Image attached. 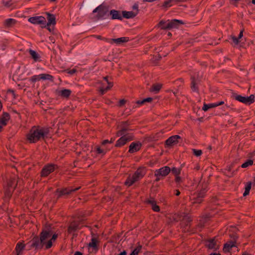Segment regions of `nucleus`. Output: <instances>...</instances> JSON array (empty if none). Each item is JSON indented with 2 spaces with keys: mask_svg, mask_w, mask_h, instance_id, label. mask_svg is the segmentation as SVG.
Here are the masks:
<instances>
[{
  "mask_svg": "<svg viewBox=\"0 0 255 255\" xmlns=\"http://www.w3.org/2000/svg\"><path fill=\"white\" fill-rule=\"evenodd\" d=\"M52 234L50 226L46 227V229H43L39 234V235L35 236L28 243L30 244L28 250L32 249L35 250H41L44 247L45 250H48L52 246L53 242H54L58 237V235L54 234L50 240L49 239Z\"/></svg>",
  "mask_w": 255,
  "mask_h": 255,
  "instance_id": "f257e3e1",
  "label": "nucleus"
},
{
  "mask_svg": "<svg viewBox=\"0 0 255 255\" xmlns=\"http://www.w3.org/2000/svg\"><path fill=\"white\" fill-rule=\"evenodd\" d=\"M49 131V128L33 126L26 134V139L30 143H36L47 138Z\"/></svg>",
  "mask_w": 255,
  "mask_h": 255,
  "instance_id": "f03ea898",
  "label": "nucleus"
},
{
  "mask_svg": "<svg viewBox=\"0 0 255 255\" xmlns=\"http://www.w3.org/2000/svg\"><path fill=\"white\" fill-rule=\"evenodd\" d=\"M81 188L80 186L76 187L75 188H73L71 187H66V188H57L55 192V195H57V199H58L63 196L66 197L72 193L78 191Z\"/></svg>",
  "mask_w": 255,
  "mask_h": 255,
  "instance_id": "7ed1b4c3",
  "label": "nucleus"
},
{
  "mask_svg": "<svg viewBox=\"0 0 255 255\" xmlns=\"http://www.w3.org/2000/svg\"><path fill=\"white\" fill-rule=\"evenodd\" d=\"M231 98L247 105H250L255 102V96L253 94L249 97H244L236 93H233Z\"/></svg>",
  "mask_w": 255,
  "mask_h": 255,
  "instance_id": "20e7f679",
  "label": "nucleus"
},
{
  "mask_svg": "<svg viewBox=\"0 0 255 255\" xmlns=\"http://www.w3.org/2000/svg\"><path fill=\"white\" fill-rule=\"evenodd\" d=\"M206 187L207 184L205 183V187H202L199 192L194 194L193 197L191 199L192 206L198 205L202 202L203 198L205 197V193L207 191ZM198 205H197L196 207Z\"/></svg>",
  "mask_w": 255,
  "mask_h": 255,
  "instance_id": "39448f33",
  "label": "nucleus"
},
{
  "mask_svg": "<svg viewBox=\"0 0 255 255\" xmlns=\"http://www.w3.org/2000/svg\"><path fill=\"white\" fill-rule=\"evenodd\" d=\"M130 125L128 121H122L119 123L117 126V128L119 130L117 132V136H120L124 134H128L127 132L131 129L129 128Z\"/></svg>",
  "mask_w": 255,
  "mask_h": 255,
  "instance_id": "423d86ee",
  "label": "nucleus"
},
{
  "mask_svg": "<svg viewBox=\"0 0 255 255\" xmlns=\"http://www.w3.org/2000/svg\"><path fill=\"white\" fill-rule=\"evenodd\" d=\"M57 168V165L54 164L45 165L41 171L40 176L42 177H47Z\"/></svg>",
  "mask_w": 255,
  "mask_h": 255,
  "instance_id": "0eeeda50",
  "label": "nucleus"
},
{
  "mask_svg": "<svg viewBox=\"0 0 255 255\" xmlns=\"http://www.w3.org/2000/svg\"><path fill=\"white\" fill-rule=\"evenodd\" d=\"M98 241L96 238H92L91 242L88 244V253L89 255L96 254L99 250Z\"/></svg>",
  "mask_w": 255,
  "mask_h": 255,
  "instance_id": "6e6552de",
  "label": "nucleus"
},
{
  "mask_svg": "<svg viewBox=\"0 0 255 255\" xmlns=\"http://www.w3.org/2000/svg\"><path fill=\"white\" fill-rule=\"evenodd\" d=\"M116 142L115 147H121L125 145L128 142L133 139V136L130 134H124Z\"/></svg>",
  "mask_w": 255,
  "mask_h": 255,
  "instance_id": "1a4fd4ad",
  "label": "nucleus"
},
{
  "mask_svg": "<svg viewBox=\"0 0 255 255\" xmlns=\"http://www.w3.org/2000/svg\"><path fill=\"white\" fill-rule=\"evenodd\" d=\"M28 21L34 24H39L42 28H45L46 25V19L44 17L42 16H33L28 18Z\"/></svg>",
  "mask_w": 255,
  "mask_h": 255,
  "instance_id": "9d476101",
  "label": "nucleus"
},
{
  "mask_svg": "<svg viewBox=\"0 0 255 255\" xmlns=\"http://www.w3.org/2000/svg\"><path fill=\"white\" fill-rule=\"evenodd\" d=\"M83 220L73 221L69 224L68 227L67 233L68 234H72L77 231L81 229L80 225L82 223Z\"/></svg>",
  "mask_w": 255,
  "mask_h": 255,
  "instance_id": "9b49d317",
  "label": "nucleus"
},
{
  "mask_svg": "<svg viewBox=\"0 0 255 255\" xmlns=\"http://www.w3.org/2000/svg\"><path fill=\"white\" fill-rule=\"evenodd\" d=\"M181 139V136L178 135H172L165 140V145L167 147H172L178 144L179 142V140Z\"/></svg>",
  "mask_w": 255,
  "mask_h": 255,
  "instance_id": "f8f14e48",
  "label": "nucleus"
},
{
  "mask_svg": "<svg viewBox=\"0 0 255 255\" xmlns=\"http://www.w3.org/2000/svg\"><path fill=\"white\" fill-rule=\"evenodd\" d=\"M171 171V168L167 166H165L154 171L155 176H161L163 178L166 177Z\"/></svg>",
  "mask_w": 255,
  "mask_h": 255,
  "instance_id": "ddd939ff",
  "label": "nucleus"
},
{
  "mask_svg": "<svg viewBox=\"0 0 255 255\" xmlns=\"http://www.w3.org/2000/svg\"><path fill=\"white\" fill-rule=\"evenodd\" d=\"M191 80V84L190 88L191 90L197 93H199V89L198 87V85L200 83V80L198 79V78H196L194 76H191L190 78Z\"/></svg>",
  "mask_w": 255,
  "mask_h": 255,
  "instance_id": "4468645a",
  "label": "nucleus"
},
{
  "mask_svg": "<svg viewBox=\"0 0 255 255\" xmlns=\"http://www.w3.org/2000/svg\"><path fill=\"white\" fill-rule=\"evenodd\" d=\"M103 79L107 82L108 85L106 88H101L100 89V92L102 95L104 94L106 92L110 90L113 86V81L112 80V78L111 77L107 76L104 77Z\"/></svg>",
  "mask_w": 255,
  "mask_h": 255,
  "instance_id": "2eb2a0df",
  "label": "nucleus"
},
{
  "mask_svg": "<svg viewBox=\"0 0 255 255\" xmlns=\"http://www.w3.org/2000/svg\"><path fill=\"white\" fill-rule=\"evenodd\" d=\"M205 246L209 249H213L215 251H216L219 249V246L217 244L215 238L210 239L206 241Z\"/></svg>",
  "mask_w": 255,
  "mask_h": 255,
  "instance_id": "dca6fc26",
  "label": "nucleus"
},
{
  "mask_svg": "<svg viewBox=\"0 0 255 255\" xmlns=\"http://www.w3.org/2000/svg\"><path fill=\"white\" fill-rule=\"evenodd\" d=\"M183 24L184 22L182 20L174 19L167 22V26L166 28H167L168 29L177 28L180 25Z\"/></svg>",
  "mask_w": 255,
  "mask_h": 255,
  "instance_id": "f3484780",
  "label": "nucleus"
},
{
  "mask_svg": "<svg viewBox=\"0 0 255 255\" xmlns=\"http://www.w3.org/2000/svg\"><path fill=\"white\" fill-rule=\"evenodd\" d=\"M183 214L182 223L184 225L185 229H187V231H189V228L190 227V223L192 221V219L187 214L183 213Z\"/></svg>",
  "mask_w": 255,
  "mask_h": 255,
  "instance_id": "a211bd4d",
  "label": "nucleus"
},
{
  "mask_svg": "<svg viewBox=\"0 0 255 255\" xmlns=\"http://www.w3.org/2000/svg\"><path fill=\"white\" fill-rule=\"evenodd\" d=\"M145 174V169L144 167L138 168L137 170L132 174L134 178L138 181L141 179Z\"/></svg>",
  "mask_w": 255,
  "mask_h": 255,
  "instance_id": "6ab92c4d",
  "label": "nucleus"
},
{
  "mask_svg": "<svg viewBox=\"0 0 255 255\" xmlns=\"http://www.w3.org/2000/svg\"><path fill=\"white\" fill-rule=\"evenodd\" d=\"M17 177L14 175L13 176H11L7 180L6 187L15 189L17 185Z\"/></svg>",
  "mask_w": 255,
  "mask_h": 255,
  "instance_id": "aec40b11",
  "label": "nucleus"
},
{
  "mask_svg": "<svg viewBox=\"0 0 255 255\" xmlns=\"http://www.w3.org/2000/svg\"><path fill=\"white\" fill-rule=\"evenodd\" d=\"M141 146L139 141L131 142L129 146L128 152L131 153L137 152L140 149Z\"/></svg>",
  "mask_w": 255,
  "mask_h": 255,
  "instance_id": "412c9836",
  "label": "nucleus"
},
{
  "mask_svg": "<svg viewBox=\"0 0 255 255\" xmlns=\"http://www.w3.org/2000/svg\"><path fill=\"white\" fill-rule=\"evenodd\" d=\"M110 40L109 41L111 44L116 43L118 45H120L123 43L127 42L129 41V37H122L118 38L109 39Z\"/></svg>",
  "mask_w": 255,
  "mask_h": 255,
  "instance_id": "4be33fe9",
  "label": "nucleus"
},
{
  "mask_svg": "<svg viewBox=\"0 0 255 255\" xmlns=\"http://www.w3.org/2000/svg\"><path fill=\"white\" fill-rule=\"evenodd\" d=\"M100 6H101V9L99 10V13H97V18L98 19H101L102 18L104 17L108 12V8L107 6L101 4L100 5Z\"/></svg>",
  "mask_w": 255,
  "mask_h": 255,
  "instance_id": "5701e85b",
  "label": "nucleus"
},
{
  "mask_svg": "<svg viewBox=\"0 0 255 255\" xmlns=\"http://www.w3.org/2000/svg\"><path fill=\"white\" fill-rule=\"evenodd\" d=\"M46 14L47 15V19L48 20V22L46 23V26L55 25L56 23L55 16L53 14H51L47 12H46Z\"/></svg>",
  "mask_w": 255,
  "mask_h": 255,
  "instance_id": "b1692460",
  "label": "nucleus"
},
{
  "mask_svg": "<svg viewBox=\"0 0 255 255\" xmlns=\"http://www.w3.org/2000/svg\"><path fill=\"white\" fill-rule=\"evenodd\" d=\"M145 202L151 205V209L155 212H158L160 211V207L156 204V201L153 199L151 198L147 200Z\"/></svg>",
  "mask_w": 255,
  "mask_h": 255,
  "instance_id": "393cba45",
  "label": "nucleus"
},
{
  "mask_svg": "<svg viewBox=\"0 0 255 255\" xmlns=\"http://www.w3.org/2000/svg\"><path fill=\"white\" fill-rule=\"evenodd\" d=\"M10 119V115L8 113L3 112L1 117L0 118V124L2 126H6L7 121Z\"/></svg>",
  "mask_w": 255,
  "mask_h": 255,
  "instance_id": "a878e982",
  "label": "nucleus"
},
{
  "mask_svg": "<svg viewBox=\"0 0 255 255\" xmlns=\"http://www.w3.org/2000/svg\"><path fill=\"white\" fill-rule=\"evenodd\" d=\"M110 15L112 16L111 18L112 19H119L122 20L123 17L121 15L120 12L118 10L113 9L110 11Z\"/></svg>",
  "mask_w": 255,
  "mask_h": 255,
  "instance_id": "bb28decb",
  "label": "nucleus"
},
{
  "mask_svg": "<svg viewBox=\"0 0 255 255\" xmlns=\"http://www.w3.org/2000/svg\"><path fill=\"white\" fill-rule=\"evenodd\" d=\"M234 247H236V244H235V242H231L230 241H228L224 245L223 249V252L225 253H229L230 252L232 248Z\"/></svg>",
  "mask_w": 255,
  "mask_h": 255,
  "instance_id": "cd10ccee",
  "label": "nucleus"
},
{
  "mask_svg": "<svg viewBox=\"0 0 255 255\" xmlns=\"http://www.w3.org/2000/svg\"><path fill=\"white\" fill-rule=\"evenodd\" d=\"M123 17L128 19L132 18L134 17L137 14V11H122Z\"/></svg>",
  "mask_w": 255,
  "mask_h": 255,
  "instance_id": "c85d7f7f",
  "label": "nucleus"
},
{
  "mask_svg": "<svg viewBox=\"0 0 255 255\" xmlns=\"http://www.w3.org/2000/svg\"><path fill=\"white\" fill-rule=\"evenodd\" d=\"M26 245L23 243L18 242L15 247V251L16 253V255H20L21 252L24 250Z\"/></svg>",
  "mask_w": 255,
  "mask_h": 255,
  "instance_id": "c756f323",
  "label": "nucleus"
},
{
  "mask_svg": "<svg viewBox=\"0 0 255 255\" xmlns=\"http://www.w3.org/2000/svg\"><path fill=\"white\" fill-rule=\"evenodd\" d=\"M136 182V180L134 178V177L132 175L131 176L129 175L127 177L124 184L128 187H129Z\"/></svg>",
  "mask_w": 255,
  "mask_h": 255,
  "instance_id": "7c9ffc66",
  "label": "nucleus"
},
{
  "mask_svg": "<svg viewBox=\"0 0 255 255\" xmlns=\"http://www.w3.org/2000/svg\"><path fill=\"white\" fill-rule=\"evenodd\" d=\"M72 91L69 89H63L59 92V95L65 98H68L70 96Z\"/></svg>",
  "mask_w": 255,
  "mask_h": 255,
  "instance_id": "2f4dec72",
  "label": "nucleus"
},
{
  "mask_svg": "<svg viewBox=\"0 0 255 255\" xmlns=\"http://www.w3.org/2000/svg\"><path fill=\"white\" fill-rule=\"evenodd\" d=\"M29 53L35 62L41 61L40 55L35 51L29 49Z\"/></svg>",
  "mask_w": 255,
  "mask_h": 255,
  "instance_id": "473e14b6",
  "label": "nucleus"
},
{
  "mask_svg": "<svg viewBox=\"0 0 255 255\" xmlns=\"http://www.w3.org/2000/svg\"><path fill=\"white\" fill-rule=\"evenodd\" d=\"M40 78L41 80H47L51 82H53L54 80V77L49 74H40Z\"/></svg>",
  "mask_w": 255,
  "mask_h": 255,
  "instance_id": "72a5a7b5",
  "label": "nucleus"
},
{
  "mask_svg": "<svg viewBox=\"0 0 255 255\" xmlns=\"http://www.w3.org/2000/svg\"><path fill=\"white\" fill-rule=\"evenodd\" d=\"M252 183L251 181L248 182L245 186V191L243 194L244 197L248 195L252 187Z\"/></svg>",
  "mask_w": 255,
  "mask_h": 255,
  "instance_id": "f704fd0d",
  "label": "nucleus"
},
{
  "mask_svg": "<svg viewBox=\"0 0 255 255\" xmlns=\"http://www.w3.org/2000/svg\"><path fill=\"white\" fill-rule=\"evenodd\" d=\"M152 100H153V99L152 98L148 97V98L144 99L142 100L137 101L136 102V103L139 105H142L146 102H148V103L151 102L152 101Z\"/></svg>",
  "mask_w": 255,
  "mask_h": 255,
  "instance_id": "c9c22d12",
  "label": "nucleus"
},
{
  "mask_svg": "<svg viewBox=\"0 0 255 255\" xmlns=\"http://www.w3.org/2000/svg\"><path fill=\"white\" fill-rule=\"evenodd\" d=\"M14 189L6 187L4 191V195L7 198L11 197L13 192Z\"/></svg>",
  "mask_w": 255,
  "mask_h": 255,
  "instance_id": "e433bc0d",
  "label": "nucleus"
},
{
  "mask_svg": "<svg viewBox=\"0 0 255 255\" xmlns=\"http://www.w3.org/2000/svg\"><path fill=\"white\" fill-rule=\"evenodd\" d=\"M16 23V20L13 18H8L5 20V25L7 27H10Z\"/></svg>",
  "mask_w": 255,
  "mask_h": 255,
  "instance_id": "4c0bfd02",
  "label": "nucleus"
},
{
  "mask_svg": "<svg viewBox=\"0 0 255 255\" xmlns=\"http://www.w3.org/2000/svg\"><path fill=\"white\" fill-rule=\"evenodd\" d=\"M182 166L180 168L173 167L171 169V171L175 176L179 175L181 173Z\"/></svg>",
  "mask_w": 255,
  "mask_h": 255,
  "instance_id": "58836bf2",
  "label": "nucleus"
},
{
  "mask_svg": "<svg viewBox=\"0 0 255 255\" xmlns=\"http://www.w3.org/2000/svg\"><path fill=\"white\" fill-rule=\"evenodd\" d=\"M161 59V56L159 54L153 55L151 58V61L154 64H157Z\"/></svg>",
  "mask_w": 255,
  "mask_h": 255,
  "instance_id": "ea45409f",
  "label": "nucleus"
},
{
  "mask_svg": "<svg viewBox=\"0 0 255 255\" xmlns=\"http://www.w3.org/2000/svg\"><path fill=\"white\" fill-rule=\"evenodd\" d=\"M157 26L158 27H160L162 29H168V28H166L167 23L163 20L160 21Z\"/></svg>",
  "mask_w": 255,
  "mask_h": 255,
  "instance_id": "a19ab883",
  "label": "nucleus"
},
{
  "mask_svg": "<svg viewBox=\"0 0 255 255\" xmlns=\"http://www.w3.org/2000/svg\"><path fill=\"white\" fill-rule=\"evenodd\" d=\"M206 222V219H203L202 220H200L199 223L197 224L196 228H200L199 231H201V229L203 228L205 226V224Z\"/></svg>",
  "mask_w": 255,
  "mask_h": 255,
  "instance_id": "79ce46f5",
  "label": "nucleus"
},
{
  "mask_svg": "<svg viewBox=\"0 0 255 255\" xmlns=\"http://www.w3.org/2000/svg\"><path fill=\"white\" fill-rule=\"evenodd\" d=\"M161 87V85L160 84H153L152 86V91L156 93L160 91Z\"/></svg>",
  "mask_w": 255,
  "mask_h": 255,
  "instance_id": "37998d69",
  "label": "nucleus"
},
{
  "mask_svg": "<svg viewBox=\"0 0 255 255\" xmlns=\"http://www.w3.org/2000/svg\"><path fill=\"white\" fill-rule=\"evenodd\" d=\"M254 161L253 160L248 159L245 162L242 164L241 167L242 168H246L248 167L249 165H252L253 164Z\"/></svg>",
  "mask_w": 255,
  "mask_h": 255,
  "instance_id": "c03bdc74",
  "label": "nucleus"
},
{
  "mask_svg": "<svg viewBox=\"0 0 255 255\" xmlns=\"http://www.w3.org/2000/svg\"><path fill=\"white\" fill-rule=\"evenodd\" d=\"M230 237L232 239L231 241H229L231 242H235V244H236L237 240L238 239V236L235 233H232L230 234Z\"/></svg>",
  "mask_w": 255,
  "mask_h": 255,
  "instance_id": "a18cd8bd",
  "label": "nucleus"
},
{
  "mask_svg": "<svg viewBox=\"0 0 255 255\" xmlns=\"http://www.w3.org/2000/svg\"><path fill=\"white\" fill-rule=\"evenodd\" d=\"M41 79L40 78V74L38 75H34L32 76L30 79V81L33 83H35L37 81H39Z\"/></svg>",
  "mask_w": 255,
  "mask_h": 255,
  "instance_id": "49530a36",
  "label": "nucleus"
},
{
  "mask_svg": "<svg viewBox=\"0 0 255 255\" xmlns=\"http://www.w3.org/2000/svg\"><path fill=\"white\" fill-rule=\"evenodd\" d=\"M138 246L132 251V252L136 255H138V254L140 253L142 249V246L139 244V243H138Z\"/></svg>",
  "mask_w": 255,
  "mask_h": 255,
  "instance_id": "de8ad7c7",
  "label": "nucleus"
},
{
  "mask_svg": "<svg viewBox=\"0 0 255 255\" xmlns=\"http://www.w3.org/2000/svg\"><path fill=\"white\" fill-rule=\"evenodd\" d=\"M138 246L132 251V252L136 255H138V254L140 253L142 249V246L139 244V243H138Z\"/></svg>",
  "mask_w": 255,
  "mask_h": 255,
  "instance_id": "09e8293b",
  "label": "nucleus"
},
{
  "mask_svg": "<svg viewBox=\"0 0 255 255\" xmlns=\"http://www.w3.org/2000/svg\"><path fill=\"white\" fill-rule=\"evenodd\" d=\"M192 153L196 156H199L202 154V151L200 149H192Z\"/></svg>",
  "mask_w": 255,
  "mask_h": 255,
  "instance_id": "8fccbe9b",
  "label": "nucleus"
},
{
  "mask_svg": "<svg viewBox=\"0 0 255 255\" xmlns=\"http://www.w3.org/2000/svg\"><path fill=\"white\" fill-rule=\"evenodd\" d=\"M93 36L95 37V38H96L98 39L102 40H104V41H105L106 42H109V41H110L109 38H106V37H102L101 35H93Z\"/></svg>",
  "mask_w": 255,
  "mask_h": 255,
  "instance_id": "3c124183",
  "label": "nucleus"
},
{
  "mask_svg": "<svg viewBox=\"0 0 255 255\" xmlns=\"http://www.w3.org/2000/svg\"><path fill=\"white\" fill-rule=\"evenodd\" d=\"M212 106H213V104L212 103L209 104H204L203 105V107L202 108V110L204 111H207L209 109L213 108V107Z\"/></svg>",
  "mask_w": 255,
  "mask_h": 255,
  "instance_id": "603ef678",
  "label": "nucleus"
},
{
  "mask_svg": "<svg viewBox=\"0 0 255 255\" xmlns=\"http://www.w3.org/2000/svg\"><path fill=\"white\" fill-rule=\"evenodd\" d=\"M2 3L4 6L6 7H9L12 5V0H8L7 1L2 0Z\"/></svg>",
  "mask_w": 255,
  "mask_h": 255,
  "instance_id": "864d4df0",
  "label": "nucleus"
},
{
  "mask_svg": "<svg viewBox=\"0 0 255 255\" xmlns=\"http://www.w3.org/2000/svg\"><path fill=\"white\" fill-rule=\"evenodd\" d=\"M230 39H231L233 42L236 45H238L239 43V39L235 36L231 35Z\"/></svg>",
  "mask_w": 255,
  "mask_h": 255,
  "instance_id": "5fc2aeb1",
  "label": "nucleus"
},
{
  "mask_svg": "<svg viewBox=\"0 0 255 255\" xmlns=\"http://www.w3.org/2000/svg\"><path fill=\"white\" fill-rule=\"evenodd\" d=\"M96 152L99 154H102L103 155L105 154L106 152L104 150L101 149V147H97Z\"/></svg>",
  "mask_w": 255,
  "mask_h": 255,
  "instance_id": "6e6d98bb",
  "label": "nucleus"
},
{
  "mask_svg": "<svg viewBox=\"0 0 255 255\" xmlns=\"http://www.w3.org/2000/svg\"><path fill=\"white\" fill-rule=\"evenodd\" d=\"M172 2V0H166L164 2L163 5L165 7L171 6L172 5L171 3Z\"/></svg>",
  "mask_w": 255,
  "mask_h": 255,
  "instance_id": "4d7b16f0",
  "label": "nucleus"
},
{
  "mask_svg": "<svg viewBox=\"0 0 255 255\" xmlns=\"http://www.w3.org/2000/svg\"><path fill=\"white\" fill-rule=\"evenodd\" d=\"M65 72L68 74L73 75L77 72V70L76 69H72L71 70L67 69L65 70Z\"/></svg>",
  "mask_w": 255,
  "mask_h": 255,
  "instance_id": "13d9d810",
  "label": "nucleus"
},
{
  "mask_svg": "<svg viewBox=\"0 0 255 255\" xmlns=\"http://www.w3.org/2000/svg\"><path fill=\"white\" fill-rule=\"evenodd\" d=\"M175 181L176 183H180L182 182V179L179 175L175 176Z\"/></svg>",
  "mask_w": 255,
  "mask_h": 255,
  "instance_id": "bf43d9fd",
  "label": "nucleus"
},
{
  "mask_svg": "<svg viewBox=\"0 0 255 255\" xmlns=\"http://www.w3.org/2000/svg\"><path fill=\"white\" fill-rule=\"evenodd\" d=\"M126 100L124 99L120 100L119 102V107H122L126 103Z\"/></svg>",
  "mask_w": 255,
  "mask_h": 255,
  "instance_id": "052dcab7",
  "label": "nucleus"
},
{
  "mask_svg": "<svg viewBox=\"0 0 255 255\" xmlns=\"http://www.w3.org/2000/svg\"><path fill=\"white\" fill-rule=\"evenodd\" d=\"M7 93H11V94L12 95L13 97L15 98V94L14 93V91L12 89H8L7 92Z\"/></svg>",
  "mask_w": 255,
  "mask_h": 255,
  "instance_id": "680f3d73",
  "label": "nucleus"
},
{
  "mask_svg": "<svg viewBox=\"0 0 255 255\" xmlns=\"http://www.w3.org/2000/svg\"><path fill=\"white\" fill-rule=\"evenodd\" d=\"M132 8L133 10H136L135 11H137V13H138V4H134L133 6H132Z\"/></svg>",
  "mask_w": 255,
  "mask_h": 255,
  "instance_id": "e2e57ef3",
  "label": "nucleus"
},
{
  "mask_svg": "<svg viewBox=\"0 0 255 255\" xmlns=\"http://www.w3.org/2000/svg\"><path fill=\"white\" fill-rule=\"evenodd\" d=\"M101 6L99 5L98 7H97L95 9H94V10L93 11V13L97 12L98 13L99 10L100 9H101Z\"/></svg>",
  "mask_w": 255,
  "mask_h": 255,
  "instance_id": "0e129e2a",
  "label": "nucleus"
},
{
  "mask_svg": "<svg viewBox=\"0 0 255 255\" xmlns=\"http://www.w3.org/2000/svg\"><path fill=\"white\" fill-rule=\"evenodd\" d=\"M244 31V29L241 30L240 32V34H239V36L238 37V38L239 39H241L243 37Z\"/></svg>",
  "mask_w": 255,
  "mask_h": 255,
  "instance_id": "69168bd1",
  "label": "nucleus"
},
{
  "mask_svg": "<svg viewBox=\"0 0 255 255\" xmlns=\"http://www.w3.org/2000/svg\"><path fill=\"white\" fill-rule=\"evenodd\" d=\"M155 177H156V178L154 180V182H157L159 181H160L161 179H163L161 176H155Z\"/></svg>",
  "mask_w": 255,
  "mask_h": 255,
  "instance_id": "338daca9",
  "label": "nucleus"
},
{
  "mask_svg": "<svg viewBox=\"0 0 255 255\" xmlns=\"http://www.w3.org/2000/svg\"><path fill=\"white\" fill-rule=\"evenodd\" d=\"M116 255H127V252H126V251L124 250L121 253L117 254Z\"/></svg>",
  "mask_w": 255,
  "mask_h": 255,
  "instance_id": "774afa93",
  "label": "nucleus"
}]
</instances>
